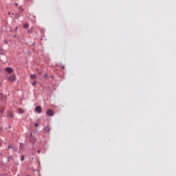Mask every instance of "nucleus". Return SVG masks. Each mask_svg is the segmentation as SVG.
Wrapping results in <instances>:
<instances>
[{"mask_svg": "<svg viewBox=\"0 0 176 176\" xmlns=\"http://www.w3.org/2000/svg\"><path fill=\"white\" fill-rule=\"evenodd\" d=\"M35 111L37 113H41L42 112V107L40 106L36 107Z\"/></svg>", "mask_w": 176, "mask_h": 176, "instance_id": "1", "label": "nucleus"}, {"mask_svg": "<svg viewBox=\"0 0 176 176\" xmlns=\"http://www.w3.org/2000/svg\"><path fill=\"white\" fill-rule=\"evenodd\" d=\"M47 115H48V116H53L54 115V111L51 109L47 111Z\"/></svg>", "mask_w": 176, "mask_h": 176, "instance_id": "2", "label": "nucleus"}, {"mask_svg": "<svg viewBox=\"0 0 176 176\" xmlns=\"http://www.w3.org/2000/svg\"><path fill=\"white\" fill-rule=\"evenodd\" d=\"M16 79V78L15 75H13V76H10V78H8V80H11L12 82L15 81Z\"/></svg>", "mask_w": 176, "mask_h": 176, "instance_id": "3", "label": "nucleus"}, {"mask_svg": "<svg viewBox=\"0 0 176 176\" xmlns=\"http://www.w3.org/2000/svg\"><path fill=\"white\" fill-rule=\"evenodd\" d=\"M6 72H7L8 73H12L13 69L10 68V67H7V68H6Z\"/></svg>", "mask_w": 176, "mask_h": 176, "instance_id": "4", "label": "nucleus"}, {"mask_svg": "<svg viewBox=\"0 0 176 176\" xmlns=\"http://www.w3.org/2000/svg\"><path fill=\"white\" fill-rule=\"evenodd\" d=\"M50 127L49 126H47L44 128V131L49 133L50 131Z\"/></svg>", "mask_w": 176, "mask_h": 176, "instance_id": "5", "label": "nucleus"}, {"mask_svg": "<svg viewBox=\"0 0 176 176\" xmlns=\"http://www.w3.org/2000/svg\"><path fill=\"white\" fill-rule=\"evenodd\" d=\"M25 111L23 109H18V113H24Z\"/></svg>", "mask_w": 176, "mask_h": 176, "instance_id": "6", "label": "nucleus"}, {"mask_svg": "<svg viewBox=\"0 0 176 176\" xmlns=\"http://www.w3.org/2000/svg\"><path fill=\"white\" fill-rule=\"evenodd\" d=\"M30 78L32 79H37V76H36V74H30Z\"/></svg>", "mask_w": 176, "mask_h": 176, "instance_id": "7", "label": "nucleus"}, {"mask_svg": "<svg viewBox=\"0 0 176 176\" xmlns=\"http://www.w3.org/2000/svg\"><path fill=\"white\" fill-rule=\"evenodd\" d=\"M33 31H34V28L33 27H32L29 30H28V32H29V33H32Z\"/></svg>", "mask_w": 176, "mask_h": 176, "instance_id": "8", "label": "nucleus"}, {"mask_svg": "<svg viewBox=\"0 0 176 176\" xmlns=\"http://www.w3.org/2000/svg\"><path fill=\"white\" fill-rule=\"evenodd\" d=\"M8 116L10 117V118H14V114L12 113V112H8Z\"/></svg>", "mask_w": 176, "mask_h": 176, "instance_id": "9", "label": "nucleus"}, {"mask_svg": "<svg viewBox=\"0 0 176 176\" xmlns=\"http://www.w3.org/2000/svg\"><path fill=\"white\" fill-rule=\"evenodd\" d=\"M28 28H29L28 23H25V25H23V28L27 29Z\"/></svg>", "mask_w": 176, "mask_h": 176, "instance_id": "10", "label": "nucleus"}, {"mask_svg": "<svg viewBox=\"0 0 176 176\" xmlns=\"http://www.w3.org/2000/svg\"><path fill=\"white\" fill-rule=\"evenodd\" d=\"M23 144H21L19 146V149H23Z\"/></svg>", "mask_w": 176, "mask_h": 176, "instance_id": "11", "label": "nucleus"}, {"mask_svg": "<svg viewBox=\"0 0 176 176\" xmlns=\"http://www.w3.org/2000/svg\"><path fill=\"white\" fill-rule=\"evenodd\" d=\"M21 160H22V162H23V160H24V156H23V155H22V156L21 157Z\"/></svg>", "mask_w": 176, "mask_h": 176, "instance_id": "12", "label": "nucleus"}, {"mask_svg": "<svg viewBox=\"0 0 176 176\" xmlns=\"http://www.w3.org/2000/svg\"><path fill=\"white\" fill-rule=\"evenodd\" d=\"M36 84V81H34V82H33V83L32 84V85L35 86Z\"/></svg>", "mask_w": 176, "mask_h": 176, "instance_id": "13", "label": "nucleus"}, {"mask_svg": "<svg viewBox=\"0 0 176 176\" xmlns=\"http://www.w3.org/2000/svg\"><path fill=\"white\" fill-rule=\"evenodd\" d=\"M47 74H44V78H47Z\"/></svg>", "mask_w": 176, "mask_h": 176, "instance_id": "14", "label": "nucleus"}, {"mask_svg": "<svg viewBox=\"0 0 176 176\" xmlns=\"http://www.w3.org/2000/svg\"><path fill=\"white\" fill-rule=\"evenodd\" d=\"M34 126H35V127H38V124H34Z\"/></svg>", "mask_w": 176, "mask_h": 176, "instance_id": "15", "label": "nucleus"}, {"mask_svg": "<svg viewBox=\"0 0 176 176\" xmlns=\"http://www.w3.org/2000/svg\"><path fill=\"white\" fill-rule=\"evenodd\" d=\"M1 176H7V174H4V175H1Z\"/></svg>", "mask_w": 176, "mask_h": 176, "instance_id": "16", "label": "nucleus"}, {"mask_svg": "<svg viewBox=\"0 0 176 176\" xmlns=\"http://www.w3.org/2000/svg\"><path fill=\"white\" fill-rule=\"evenodd\" d=\"M19 6V4L18 3H15V6Z\"/></svg>", "mask_w": 176, "mask_h": 176, "instance_id": "17", "label": "nucleus"}, {"mask_svg": "<svg viewBox=\"0 0 176 176\" xmlns=\"http://www.w3.org/2000/svg\"><path fill=\"white\" fill-rule=\"evenodd\" d=\"M31 137H32V133H30V138H31Z\"/></svg>", "mask_w": 176, "mask_h": 176, "instance_id": "18", "label": "nucleus"}, {"mask_svg": "<svg viewBox=\"0 0 176 176\" xmlns=\"http://www.w3.org/2000/svg\"><path fill=\"white\" fill-rule=\"evenodd\" d=\"M15 30H18V28H17V27H15Z\"/></svg>", "mask_w": 176, "mask_h": 176, "instance_id": "19", "label": "nucleus"}, {"mask_svg": "<svg viewBox=\"0 0 176 176\" xmlns=\"http://www.w3.org/2000/svg\"><path fill=\"white\" fill-rule=\"evenodd\" d=\"M37 152H38V153H39L41 152V151L38 150Z\"/></svg>", "mask_w": 176, "mask_h": 176, "instance_id": "20", "label": "nucleus"}, {"mask_svg": "<svg viewBox=\"0 0 176 176\" xmlns=\"http://www.w3.org/2000/svg\"><path fill=\"white\" fill-rule=\"evenodd\" d=\"M62 68H63V69H64V68H65V67L63 66V67H62Z\"/></svg>", "mask_w": 176, "mask_h": 176, "instance_id": "21", "label": "nucleus"}, {"mask_svg": "<svg viewBox=\"0 0 176 176\" xmlns=\"http://www.w3.org/2000/svg\"><path fill=\"white\" fill-rule=\"evenodd\" d=\"M19 9H21V7H19Z\"/></svg>", "mask_w": 176, "mask_h": 176, "instance_id": "22", "label": "nucleus"}, {"mask_svg": "<svg viewBox=\"0 0 176 176\" xmlns=\"http://www.w3.org/2000/svg\"><path fill=\"white\" fill-rule=\"evenodd\" d=\"M8 14H10V12H8Z\"/></svg>", "mask_w": 176, "mask_h": 176, "instance_id": "23", "label": "nucleus"}, {"mask_svg": "<svg viewBox=\"0 0 176 176\" xmlns=\"http://www.w3.org/2000/svg\"><path fill=\"white\" fill-rule=\"evenodd\" d=\"M5 43H6V44H7V42H6V41Z\"/></svg>", "mask_w": 176, "mask_h": 176, "instance_id": "24", "label": "nucleus"}, {"mask_svg": "<svg viewBox=\"0 0 176 176\" xmlns=\"http://www.w3.org/2000/svg\"><path fill=\"white\" fill-rule=\"evenodd\" d=\"M28 176H30V175H28Z\"/></svg>", "mask_w": 176, "mask_h": 176, "instance_id": "25", "label": "nucleus"}]
</instances>
